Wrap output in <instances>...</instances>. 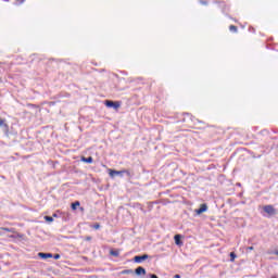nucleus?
Listing matches in <instances>:
<instances>
[{
  "label": "nucleus",
  "instance_id": "15",
  "mask_svg": "<svg viewBox=\"0 0 278 278\" xmlns=\"http://www.w3.org/2000/svg\"><path fill=\"white\" fill-rule=\"evenodd\" d=\"M78 205H79V201L72 203V210H77Z\"/></svg>",
  "mask_w": 278,
  "mask_h": 278
},
{
  "label": "nucleus",
  "instance_id": "10",
  "mask_svg": "<svg viewBox=\"0 0 278 278\" xmlns=\"http://www.w3.org/2000/svg\"><path fill=\"white\" fill-rule=\"evenodd\" d=\"M114 175H121V176H123V175H124V172H123V170L111 169V170H110V177H114Z\"/></svg>",
  "mask_w": 278,
  "mask_h": 278
},
{
  "label": "nucleus",
  "instance_id": "6",
  "mask_svg": "<svg viewBox=\"0 0 278 278\" xmlns=\"http://www.w3.org/2000/svg\"><path fill=\"white\" fill-rule=\"evenodd\" d=\"M0 127H3L4 131H10V126L5 123V119L0 118Z\"/></svg>",
  "mask_w": 278,
  "mask_h": 278
},
{
  "label": "nucleus",
  "instance_id": "17",
  "mask_svg": "<svg viewBox=\"0 0 278 278\" xmlns=\"http://www.w3.org/2000/svg\"><path fill=\"white\" fill-rule=\"evenodd\" d=\"M236 257H237V255L233 252H231L230 253V262H235Z\"/></svg>",
  "mask_w": 278,
  "mask_h": 278
},
{
  "label": "nucleus",
  "instance_id": "12",
  "mask_svg": "<svg viewBox=\"0 0 278 278\" xmlns=\"http://www.w3.org/2000/svg\"><path fill=\"white\" fill-rule=\"evenodd\" d=\"M110 253H111V255H113V257H118L121 255L118 250H111Z\"/></svg>",
  "mask_w": 278,
  "mask_h": 278
},
{
  "label": "nucleus",
  "instance_id": "3",
  "mask_svg": "<svg viewBox=\"0 0 278 278\" xmlns=\"http://www.w3.org/2000/svg\"><path fill=\"white\" fill-rule=\"evenodd\" d=\"M144 260H149V254L137 255L134 257V262H136V264H142Z\"/></svg>",
  "mask_w": 278,
  "mask_h": 278
},
{
  "label": "nucleus",
  "instance_id": "11",
  "mask_svg": "<svg viewBox=\"0 0 278 278\" xmlns=\"http://www.w3.org/2000/svg\"><path fill=\"white\" fill-rule=\"evenodd\" d=\"M229 30L232 31L233 34H238V26L236 25H230Z\"/></svg>",
  "mask_w": 278,
  "mask_h": 278
},
{
  "label": "nucleus",
  "instance_id": "13",
  "mask_svg": "<svg viewBox=\"0 0 278 278\" xmlns=\"http://www.w3.org/2000/svg\"><path fill=\"white\" fill-rule=\"evenodd\" d=\"M124 175H127V177H134V173L129 169H123Z\"/></svg>",
  "mask_w": 278,
  "mask_h": 278
},
{
  "label": "nucleus",
  "instance_id": "1",
  "mask_svg": "<svg viewBox=\"0 0 278 278\" xmlns=\"http://www.w3.org/2000/svg\"><path fill=\"white\" fill-rule=\"evenodd\" d=\"M263 210L266 214H268V216L277 215V210L273 205H265Z\"/></svg>",
  "mask_w": 278,
  "mask_h": 278
},
{
  "label": "nucleus",
  "instance_id": "22",
  "mask_svg": "<svg viewBox=\"0 0 278 278\" xmlns=\"http://www.w3.org/2000/svg\"><path fill=\"white\" fill-rule=\"evenodd\" d=\"M86 240H87L88 242H90V240H92V237L88 236V237H86Z\"/></svg>",
  "mask_w": 278,
  "mask_h": 278
},
{
  "label": "nucleus",
  "instance_id": "20",
  "mask_svg": "<svg viewBox=\"0 0 278 278\" xmlns=\"http://www.w3.org/2000/svg\"><path fill=\"white\" fill-rule=\"evenodd\" d=\"M52 257H53V260H60V254H54V255H52Z\"/></svg>",
  "mask_w": 278,
  "mask_h": 278
},
{
  "label": "nucleus",
  "instance_id": "14",
  "mask_svg": "<svg viewBox=\"0 0 278 278\" xmlns=\"http://www.w3.org/2000/svg\"><path fill=\"white\" fill-rule=\"evenodd\" d=\"M131 273H134V270L125 269V270L122 271V275H131Z\"/></svg>",
  "mask_w": 278,
  "mask_h": 278
},
{
  "label": "nucleus",
  "instance_id": "9",
  "mask_svg": "<svg viewBox=\"0 0 278 278\" xmlns=\"http://www.w3.org/2000/svg\"><path fill=\"white\" fill-rule=\"evenodd\" d=\"M81 162H85L86 164H92V162H94V160L92 159V156H83L81 157Z\"/></svg>",
  "mask_w": 278,
  "mask_h": 278
},
{
  "label": "nucleus",
  "instance_id": "4",
  "mask_svg": "<svg viewBox=\"0 0 278 278\" xmlns=\"http://www.w3.org/2000/svg\"><path fill=\"white\" fill-rule=\"evenodd\" d=\"M194 212L198 215L203 214V212H207V204H205V203L201 204L200 207L197 208Z\"/></svg>",
  "mask_w": 278,
  "mask_h": 278
},
{
  "label": "nucleus",
  "instance_id": "26",
  "mask_svg": "<svg viewBox=\"0 0 278 278\" xmlns=\"http://www.w3.org/2000/svg\"><path fill=\"white\" fill-rule=\"evenodd\" d=\"M182 123H186V117L182 118Z\"/></svg>",
  "mask_w": 278,
  "mask_h": 278
},
{
  "label": "nucleus",
  "instance_id": "5",
  "mask_svg": "<svg viewBox=\"0 0 278 278\" xmlns=\"http://www.w3.org/2000/svg\"><path fill=\"white\" fill-rule=\"evenodd\" d=\"M136 275L140 276V275H147V269H144V267L139 266L135 269Z\"/></svg>",
  "mask_w": 278,
  "mask_h": 278
},
{
  "label": "nucleus",
  "instance_id": "19",
  "mask_svg": "<svg viewBox=\"0 0 278 278\" xmlns=\"http://www.w3.org/2000/svg\"><path fill=\"white\" fill-rule=\"evenodd\" d=\"M93 229H101V225H99V223L94 224Z\"/></svg>",
  "mask_w": 278,
  "mask_h": 278
},
{
  "label": "nucleus",
  "instance_id": "16",
  "mask_svg": "<svg viewBox=\"0 0 278 278\" xmlns=\"http://www.w3.org/2000/svg\"><path fill=\"white\" fill-rule=\"evenodd\" d=\"M45 220H47V223H53V217L45 216Z\"/></svg>",
  "mask_w": 278,
  "mask_h": 278
},
{
  "label": "nucleus",
  "instance_id": "18",
  "mask_svg": "<svg viewBox=\"0 0 278 278\" xmlns=\"http://www.w3.org/2000/svg\"><path fill=\"white\" fill-rule=\"evenodd\" d=\"M184 116H186L187 118H190V121H192V115L190 113H184Z\"/></svg>",
  "mask_w": 278,
  "mask_h": 278
},
{
  "label": "nucleus",
  "instance_id": "21",
  "mask_svg": "<svg viewBox=\"0 0 278 278\" xmlns=\"http://www.w3.org/2000/svg\"><path fill=\"white\" fill-rule=\"evenodd\" d=\"M150 278H159V277H157V275H155V274H151V275H150Z\"/></svg>",
  "mask_w": 278,
  "mask_h": 278
},
{
  "label": "nucleus",
  "instance_id": "25",
  "mask_svg": "<svg viewBox=\"0 0 278 278\" xmlns=\"http://www.w3.org/2000/svg\"><path fill=\"white\" fill-rule=\"evenodd\" d=\"M274 255H278V250H276V251L274 252Z\"/></svg>",
  "mask_w": 278,
  "mask_h": 278
},
{
  "label": "nucleus",
  "instance_id": "28",
  "mask_svg": "<svg viewBox=\"0 0 278 278\" xmlns=\"http://www.w3.org/2000/svg\"><path fill=\"white\" fill-rule=\"evenodd\" d=\"M21 3H23V0H18Z\"/></svg>",
  "mask_w": 278,
  "mask_h": 278
},
{
  "label": "nucleus",
  "instance_id": "2",
  "mask_svg": "<svg viewBox=\"0 0 278 278\" xmlns=\"http://www.w3.org/2000/svg\"><path fill=\"white\" fill-rule=\"evenodd\" d=\"M104 105H106V108H113L114 110H118V108H121V104L118 102H114L112 100H106L104 102Z\"/></svg>",
  "mask_w": 278,
  "mask_h": 278
},
{
  "label": "nucleus",
  "instance_id": "23",
  "mask_svg": "<svg viewBox=\"0 0 278 278\" xmlns=\"http://www.w3.org/2000/svg\"><path fill=\"white\" fill-rule=\"evenodd\" d=\"M253 249H254L253 247H248L247 251H253Z\"/></svg>",
  "mask_w": 278,
  "mask_h": 278
},
{
  "label": "nucleus",
  "instance_id": "27",
  "mask_svg": "<svg viewBox=\"0 0 278 278\" xmlns=\"http://www.w3.org/2000/svg\"><path fill=\"white\" fill-rule=\"evenodd\" d=\"M53 216H54V217H56V216H58V214H53Z\"/></svg>",
  "mask_w": 278,
  "mask_h": 278
},
{
  "label": "nucleus",
  "instance_id": "8",
  "mask_svg": "<svg viewBox=\"0 0 278 278\" xmlns=\"http://www.w3.org/2000/svg\"><path fill=\"white\" fill-rule=\"evenodd\" d=\"M174 240L177 247H181L184 244V242L181 241V235H175Z\"/></svg>",
  "mask_w": 278,
  "mask_h": 278
},
{
  "label": "nucleus",
  "instance_id": "7",
  "mask_svg": "<svg viewBox=\"0 0 278 278\" xmlns=\"http://www.w3.org/2000/svg\"><path fill=\"white\" fill-rule=\"evenodd\" d=\"M38 255L41 257V260H49V257H53L52 253L39 252Z\"/></svg>",
  "mask_w": 278,
  "mask_h": 278
},
{
  "label": "nucleus",
  "instance_id": "24",
  "mask_svg": "<svg viewBox=\"0 0 278 278\" xmlns=\"http://www.w3.org/2000/svg\"><path fill=\"white\" fill-rule=\"evenodd\" d=\"M174 278H181V276L179 274H176Z\"/></svg>",
  "mask_w": 278,
  "mask_h": 278
}]
</instances>
